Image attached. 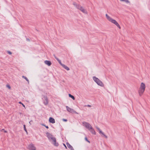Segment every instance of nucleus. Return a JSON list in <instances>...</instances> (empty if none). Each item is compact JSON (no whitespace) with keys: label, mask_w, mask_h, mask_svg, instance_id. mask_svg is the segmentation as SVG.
Masks as SVG:
<instances>
[{"label":"nucleus","mask_w":150,"mask_h":150,"mask_svg":"<svg viewBox=\"0 0 150 150\" xmlns=\"http://www.w3.org/2000/svg\"><path fill=\"white\" fill-rule=\"evenodd\" d=\"M82 124L83 125L88 129L92 134H96V133L95 130L89 123L86 122H82Z\"/></svg>","instance_id":"obj_1"},{"label":"nucleus","mask_w":150,"mask_h":150,"mask_svg":"<svg viewBox=\"0 0 150 150\" xmlns=\"http://www.w3.org/2000/svg\"><path fill=\"white\" fill-rule=\"evenodd\" d=\"M145 89V84L142 82L141 83L140 86L138 91L139 96H141L143 94Z\"/></svg>","instance_id":"obj_2"},{"label":"nucleus","mask_w":150,"mask_h":150,"mask_svg":"<svg viewBox=\"0 0 150 150\" xmlns=\"http://www.w3.org/2000/svg\"><path fill=\"white\" fill-rule=\"evenodd\" d=\"M93 80L97 83L98 85L101 86L103 87L104 85L102 82L96 77L94 76L93 77Z\"/></svg>","instance_id":"obj_3"},{"label":"nucleus","mask_w":150,"mask_h":150,"mask_svg":"<svg viewBox=\"0 0 150 150\" xmlns=\"http://www.w3.org/2000/svg\"><path fill=\"white\" fill-rule=\"evenodd\" d=\"M42 99L44 104L45 105H47L48 104V100L47 97L46 96H42Z\"/></svg>","instance_id":"obj_4"},{"label":"nucleus","mask_w":150,"mask_h":150,"mask_svg":"<svg viewBox=\"0 0 150 150\" xmlns=\"http://www.w3.org/2000/svg\"><path fill=\"white\" fill-rule=\"evenodd\" d=\"M52 140V143L54 145L56 146H57L59 145L58 143L56 142V139L55 137H53L50 139V140Z\"/></svg>","instance_id":"obj_5"},{"label":"nucleus","mask_w":150,"mask_h":150,"mask_svg":"<svg viewBox=\"0 0 150 150\" xmlns=\"http://www.w3.org/2000/svg\"><path fill=\"white\" fill-rule=\"evenodd\" d=\"M73 5L78 9L80 10L81 11V10H82L83 8V7L81 6L79 4H77L75 2H74L73 3Z\"/></svg>","instance_id":"obj_6"},{"label":"nucleus","mask_w":150,"mask_h":150,"mask_svg":"<svg viewBox=\"0 0 150 150\" xmlns=\"http://www.w3.org/2000/svg\"><path fill=\"white\" fill-rule=\"evenodd\" d=\"M28 149L29 150H36V148L34 144H29L28 147Z\"/></svg>","instance_id":"obj_7"},{"label":"nucleus","mask_w":150,"mask_h":150,"mask_svg":"<svg viewBox=\"0 0 150 150\" xmlns=\"http://www.w3.org/2000/svg\"><path fill=\"white\" fill-rule=\"evenodd\" d=\"M66 108L67 111L71 113H77V112L75 111L73 109L70 108L68 106H66Z\"/></svg>","instance_id":"obj_8"},{"label":"nucleus","mask_w":150,"mask_h":150,"mask_svg":"<svg viewBox=\"0 0 150 150\" xmlns=\"http://www.w3.org/2000/svg\"><path fill=\"white\" fill-rule=\"evenodd\" d=\"M46 134L47 137L48 138V139L49 140H50L51 138L53 137V136L52 135V134H51L48 132H47L46 133Z\"/></svg>","instance_id":"obj_9"},{"label":"nucleus","mask_w":150,"mask_h":150,"mask_svg":"<svg viewBox=\"0 0 150 150\" xmlns=\"http://www.w3.org/2000/svg\"><path fill=\"white\" fill-rule=\"evenodd\" d=\"M49 121L50 123H55L54 119L52 117H50L49 118Z\"/></svg>","instance_id":"obj_10"},{"label":"nucleus","mask_w":150,"mask_h":150,"mask_svg":"<svg viewBox=\"0 0 150 150\" xmlns=\"http://www.w3.org/2000/svg\"><path fill=\"white\" fill-rule=\"evenodd\" d=\"M66 144L68 148L70 149L71 150H74L72 146H71L68 142H67Z\"/></svg>","instance_id":"obj_11"},{"label":"nucleus","mask_w":150,"mask_h":150,"mask_svg":"<svg viewBox=\"0 0 150 150\" xmlns=\"http://www.w3.org/2000/svg\"><path fill=\"white\" fill-rule=\"evenodd\" d=\"M45 63L48 66H50L52 64L51 61L49 60H45Z\"/></svg>","instance_id":"obj_12"},{"label":"nucleus","mask_w":150,"mask_h":150,"mask_svg":"<svg viewBox=\"0 0 150 150\" xmlns=\"http://www.w3.org/2000/svg\"><path fill=\"white\" fill-rule=\"evenodd\" d=\"M62 67L65 69L67 70H69V68L67 66L65 65L64 64H63L62 63L61 64Z\"/></svg>","instance_id":"obj_13"},{"label":"nucleus","mask_w":150,"mask_h":150,"mask_svg":"<svg viewBox=\"0 0 150 150\" xmlns=\"http://www.w3.org/2000/svg\"><path fill=\"white\" fill-rule=\"evenodd\" d=\"M22 77L23 78H24V79H25V80L27 81V82H28V83H29V81L28 79L26 77H25V76H22Z\"/></svg>","instance_id":"obj_14"},{"label":"nucleus","mask_w":150,"mask_h":150,"mask_svg":"<svg viewBox=\"0 0 150 150\" xmlns=\"http://www.w3.org/2000/svg\"><path fill=\"white\" fill-rule=\"evenodd\" d=\"M81 11L83 13L85 14H87V12L86 10L84 9V8H83L82 10H81Z\"/></svg>","instance_id":"obj_15"},{"label":"nucleus","mask_w":150,"mask_h":150,"mask_svg":"<svg viewBox=\"0 0 150 150\" xmlns=\"http://www.w3.org/2000/svg\"><path fill=\"white\" fill-rule=\"evenodd\" d=\"M69 97L72 98L73 100H75V98L73 96L71 95V94H69Z\"/></svg>","instance_id":"obj_16"},{"label":"nucleus","mask_w":150,"mask_h":150,"mask_svg":"<svg viewBox=\"0 0 150 150\" xmlns=\"http://www.w3.org/2000/svg\"><path fill=\"white\" fill-rule=\"evenodd\" d=\"M109 21L114 24L116 21L115 20L113 19L112 18H111Z\"/></svg>","instance_id":"obj_17"},{"label":"nucleus","mask_w":150,"mask_h":150,"mask_svg":"<svg viewBox=\"0 0 150 150\" xmlns=\"http://www.w3.org/2000/svg\"><path fill=\"white\" fill-rule=\"evenodd\" d=\"M106 17L108 19V20L109 21L112 18L110 17L107 14H106L105 15Z\"/></svg>","instance_id":"obj_18"},{"label":"nucleus","mask_w":150,"mask_h":150,"mask_svg":"<svg viewBox=\"0 0 150 150\" xmlns=\"http://www.w3.org/2000/svg\"><path fill=\"white\" fill-rule=\"evenodd\" d=\"M120 29L121 27L118 23L117 22L115 24Z\"/></svg>","instance_id":"obj_19"},{"label":"nucleus","mask_w":150,"mask_h":150,"mask_svg":"<svg viewBox=\"0 0 150 150\" xmlns=\"http://www.w3.org/2000/svg\"><path fill=\"white\" fill-rule=\"evenodd\" d=\"M121 1H125L126 3H129V1L128 0H120Z\"/></svg>","instance_id":"obj_20"},{"label":"nucleus","mask_w":150,"mask_h":150,"mask_svg":"<svg viewBox=\"0 0 150 150\" xmlns=\"http://www.w3.org/2000/svg\"><path fill=\"white\" fill-rule=\"evenodd\" d=\"M56 59L57 60V61L60 64H61L62 63L61 62V61L60 60H59L58 58H56Z\"/></svg>","instance_id":"obj_21"},{"label":"nucleus","mask_w":150,"mask_h":150,"mask_svg":"<svg viewBox=\"0 0 150 150\" xmlns=\"http://www.w3.org/2000/svg\"><path fill=\"white\" fill-rule=\"evenodd\" d=\"M23 128H24V130L27 133V129H26L25 125H23Z\"/></svg>","instance_id":"obj_22"},{"label":"nucleus","mask_w":150,"mask_h":150,"mask_svg":"<svg viewBox=\"0 0 150 150\" xmlns=\"http://www.w3.org/2000/svg\"><path fill=\"white\" fill-rule=\"evenodd\" d=\"M101 134L106 138H108L107 136L105 135L103 132Z\"/></svg>","instance_id":"obj_23"},{"label":"nucleus","mask_w":150,"mask_h":150,"mask_svg":"<svg viewBox=\"0 0 150 150\" xmlns=\"http://www.w3.org/2000/svg\"><path fill=\"white\" fill-rule=\"evenodd\" d=\"M41 125L42 126H45L47 129H48L49 128V127H48V126H46V125H45L44 124H41Z\"/></svg>","instance_id":"obj_24"},{"label":"nucleus","mask_w":150,"mask_h":150,"mask_svg":"<svg viewBox=\"0 0 150 150\" xmlns=\"http://www.w3.org/2000/svg\"><path fill=\"white\" fill-rule=\"evenodd\" d=\"M85 140L87 142H88V143H90V141H89L87 139V137H86L85 138Z\"/></svg>","instance_id":"obj_25"},{"label":"nucleus","mask_w":150,"mask_h":150,"mask_svg":"<svg viewBox=\"0 0 150 150\" xmlns=\"http://www.w3.org/2000/svg\"><path fill=\"white\" fill-rule=\"evenodd\" d=\"M6 86L9 89H10L11 88L10 86L8 84L6 85Z\"/></svg>","instance_id":"obj_26"},{"label":"nucleus","mask_w":150,"mask_h":150,"mask_svg":"<svg viewBox=\"0 0 150 150\" xmlns=\"http://www.w3.org/2000/svg\"><path fill=\"white\" fill-rule=\"evenodd\" d=\"M7 52L8 54H9L10 55L11 54H12V52L11 51H7Z\"/></svg>","instance_id":"obj_27"},{"label":"nucleus","mask_w":150,"mask_h":150,"mask_svg":"<svg viewBox=\"0 0 150 150\" xmlns=\"http://www.w3.org/2000/svg\"><path fill=\"white\" fill-rule=\"evenodd\" d=\"M62 120L64 121V122H66L67 121V120L66 119H64V118H63L62 119Z\"/></svg>","instance_id":"obj_28"},{"label":"nucleus","mask_w":150,"mask_h":150,"mask_svg":"<svg viewBox=\"0 0 150 150\" xmlns=\"http://www.w3.org/2000/svg\"><path fill=\"white\" fill-rule=\"evenodd\" d=\"M102 132H102L101 130L99 131V133L100 134H101Z\"/></svg>","instance_id":"obj_29"},{"label":"nucleus","mask_w":150,"mask_h":150,"mask_svg":"<svg viewBox=\"0 0 150 150\" xmlns=\"http://www.w3.org/2000/svg\"><path fill=\"white\" fill-rule=\"evenodd\" d=\"M96 128H97V129H98V131H99L100 130V129L99 127H96Z\"/></svg>","instance_id":"obj_30"},{"label":"nucleus","mask_w":150,"mask_h":150,"mask_svg":"<svg viewBox=\"0 0 150 150\" xmlns=\"http://www.w3.org/2000/svg\"><path fill=\"white\" fill-rule=\"evenodd\" d=\"M85 106L88 107H91V105H86Z\"/></svg>","instance_id":"obj_31"},{"label":"nucleus","mask_w":150,"mask_h":150,"mask_svg":"<svg viewBox=\"0 0 150 150\" xmlns=\"http://www.w3.org/2000/svg\"><path fill=\"white\" fill-rule=\"evenodd\" d=\"M64 145V146L65 147V148L66 149H67V147L66 146V145H65V144H63Z\"/></svg>","instance_id":"obj_32"},{"label":"nucleus","mask_w":150,"mask_h":150,"mask_svg":"<svg viewBox=\"0 0 150 150\" xmlns=\"http://www.w3.org/2000/svg\"><path fill=\"white\" fill-rule=\"evenodd\" d=\"M4 129H2L1 130V132H4Z\"/></svg>","instance_id":"obj_33"},{"label":"nucleus","mask_w":150,"mask_h":150,"mask_svg":"<svg viewBox=\"0 0 150 150\" xmlns=\"http://www.w3.org/2000/svg\"><path fill=\"white\" fill-rule=\"evenodd\" d=\"M22 105L24 107H25V105L23 103H22Z\"/></svg>","instance_id":"obj_34"},{"label":"nucleus","mask_w":150,"mask_h":150,"mask_svg":"<svg viewBox=\"0 0 150 150\" xmlns=\"http://www.w3.org/2000/svg\"><path fill=\"white\" fill-rule=\"evenodd\" d=\"M54 58H55L56 59V58H57V57H56L55 55H54Z\"/></svg>","instance_id":"obj_35"},{"label":"nucleus","mask_w":150,"mask_h":150,"mask_svg":"<svg viewBox=\"0 0 150 150\" xmlns=\"http://www.w3.org/2000/svg\"><path fill=\"white\" fill-rule=\"evenodd\" d=\"M26 40H27L28 41H30V40L28 39V38H27L26 39Z\"/></svg>","instance_id":"obj_36"},{"label":"nucleus","mask_w":150,"mask_h":150,"mask_svg":"<svg viewBox=\"0 0 150 150\" xmlns=\"http://www.w3.org/2000/svg\"><path fill=\"white\" fill-rule=\"evenodd\" d=\"M19 103H20V104H22V102H19Z\"/></svg>","instance_id":"obj_37"},{"label":"nucleus","mask_w":150,"mask_h":150,"mask_svg":"<svg viewBox=\"0 0 150 150\" xmlns=\"http://www.w3.org/2000/svg\"><path fill=\"white\" fill-rule=\"evenodd\" d=\"M4 132H7L6 131V130H4Z\"/></svg>","instance_id":"obj_38"},{"label":"nucleus","mask_w":150,"mask_h":150,"mask_svg":"<svg viewBox=\"0 0 150 150\" xmlns=\"http://www.w3.org/2000/svg\"><path fill=\"white\" fill-rule=\"evenodd\" d=\"M117 22V21H115V23H114V24H116V23Z\"/></svg>","instance_id":"obj_39"},{"label":"nucleus","mask_w":150,"mask_h":150,"mask_svg":"<svg viewBox=\"0 0 150 150\" xmlns=\"http://www.w3.org/2000/svg\"><path fill=\"white\" fill-rule=\"evenodd\" d=\"M32 120H31V121H30L29 122V123H30V124L31 122H32Z\"/></svg>","instance_id":"obj_40"}]
</instances>
